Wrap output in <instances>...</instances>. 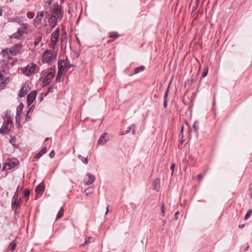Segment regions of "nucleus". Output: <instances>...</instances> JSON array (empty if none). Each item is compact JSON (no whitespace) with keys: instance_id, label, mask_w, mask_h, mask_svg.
<instances>
[{"instance_id":"obj_1","label":"nucleus","mask_w":252,"mask_h":252,"mask_svg":"<svg viewBox=\"0 0 252 252\" xmlns=\"http://www.w3.org/2000/svg\"><path fill=\"white\" fill-rule=\"evenodd\" d=\"M57 55V52L54 50H46L42 56V62L51 64L56 59Z\"/></svg>"},{"instance_id":"obj_2","label":"nucleus","mask_w":252,"mask_h":252,"mask_svg":"<svg viewBox=\"0 0 252 252\" xmlns=\"http://www.w3.org/2000/svg\"><path fill=\"white\" fill-rule=\"evenodd\" d=\"M55 75V70L50 68L46 70L43 74L42 87L48 86Z\"/></svg>"},{"instance_id":"obj_3","label":"nucleus","mask_w":252,"mask_h":252,"mask_svg":"<svg viewBox=\"0 0 252 252\" xmlns=\"http://www.w3.org/2000/svg\"><path fill=\"white\" fill-rule=\"evenodd\" d=\"M13 127V122L10 117H7L4 120L2 126L0 128V133L5 135L8 134Z\"/></svg>"},{"instance_id":"obj_4","label":"nucleus","mask_w":252,"mask_h":252,"mask_svg":"<svg viewBox=\"0 0 252 252\" xmlns=\"http://www.w3.org/2000/svg\"><path fill=\"white\" fill-rule=\"evenodd\" d=\"M21 48V45L16 44L13 47L10 49H6L2 50L1 53L3 56L7 55V58H10V56H15L20 52Z\"/></svg>"},{"instance_id":"obj_5","label":"nucleus","mask_w":252,"mask_h":252,"mask_svg":"<svg viewBox=\"0 0 252 252\" xmlns=\"http://www.w3.org/2000/svg\"><path fill=\"white\" fill-rule=\"evenodd\" d=\"M37 66L35 63H30L27 66L21 68V70L25 75L27 76H30L34 73Z\"/></svg>"},{"instance_id":"obj_6","label":"nucleus","mask_w":252,"mask_h":252,"mask_svg":"<svg viewBox=\"0 0 252 252\" xmlns=\"http://www.w3.org/2000/svg\"><path fill=\"white\" fill-rule=\"evenodd\" d=\"M72 65L70 64L68 59L63 60H59L58 63V69L60 70L61 69L62 72L65 73Z\"/></svg>"},{"instance_id":"obj_7","label":"nucleus","mask_w":252,"mask_h":252,"mask_svg":"<svg viewBox=\"0 0 252 252\" xmlns=\"http://www.w3.org/2000/svg\"><path fill=\"white\" fill-rule=\"evenodd\" d=\"M52 14L54 20L61 19L63 16L61 8L58 4H53L52 7Z\"/></svg>"},{"instance_id":"obj_8","label":"nucleus","mask_w":252,"mask_h":252,"mask_svg":"<svg viewBox=\"0 0 252 252\" xmlns=\"http://www.w3.org/2000/svg\"><path fill=\"white\" fill-rule=\"evenodd\" d=\"M60 35V29L59 28H57L56 30L52 33L51 39H50V43L49 44V47L53 50H54L55 48V46L57 41L59 39Z\"/></svg>"},{"instance_id":"obj_9","label":"nucleus","mask_w":252,"mask_h":252,"mask_svg":"<svg viewBox=\"0 0 252 252\" xmlns=\"http://www.w3.org/2000/svg\"><path fill=\"white\" fill-rule=\"evenodd\" d=\"M18 163V160L15 158H8L6 160L3 165L2 170H7L14 167Z\"/></svg>"},{"instance_id":"obj_10","label":"nucleus","mask_w":252,"mask_h":252,"mask_svg":"<svg viewBox=\"0 0 252 252\" xmlns=\"http://www.w3.org/2000/svg\"><path fill=\"white\" fill-rule=\"evenodd\" d=\"M9 72V67L8 64L5 62L0 63V79H2L4 77L2 73L7 74Z\"/></svg>"},{"instance_id":"obj_11","label":"nucleus","mask_w":252,"mask_h":252,"mask_svg":"<svg viewBox=\"0 0 252 252\" xmlns=\"http://www.w3.org/2000/svg\"><path fill=\"white\" fill-rule=\"evenodd\" d=\"M45 13H46V12L42 11L40 12H38L37 13L36 16L33 20V25L34 27H37L39 25H41Z\"/></svg>"},{"instance_id":"obj_12","label":"nucleus","mask_w":252,"mask_h":252,"mask_svg":"<svg viewBox=\"0 0 252 252\" xmlns=\"http://www.w3.org/2000/svg\"><path fill=\"white\" fill-rule=\"evenodd\" d=\"M95 177L90 173H87L84 180V183L86 185L92 184L95 181Z\"/></svg>"},{"instance_id":"obj_13","label":"nucleus","mask_w":252,"mask_h":252,"mask_svg":"<svg viewBox=\"0 0 252 252\" xmlns=\"http://www.w3.org/2000/svg\"><path fill=\"white\" fill-rule=\"evenodd\" d=\"M37 93L36 91H32L27 96V101L28 106L30 105L35 100Z\"/></svg>"},{"instance_id":"obj_14","label":"nucleus","mask_w":252,"mask_h":252,"mask_svg":"<svg viewBox=\"0 0 252 252\" xmlns=\"http://www.w3.org/2000/svg\"><path fill=\"white\" fill-rule=\"evenodd\" d=\"M109 141V137L108 136V134L107 133H104L100 137L98 142L97 144L99 145H103L105 144L107 141Z\"/></svg>"},{"instance_id":"obj_15","label":"nucleus","mask_w":252,"mask_h":252,"mask_svg":"<svg viewBox=\"0 0 252 252\" xmlns=\"http://www.w3.org/2000/svg\"><path fill=\"white\" fill-rule=\"evenodd\" d=\"M23 34H24L23 33L22 31H21V30L18 29L16 32L14 33L11 35L10 38L11 39H15L20 40L22 39Z\"/></svg>"},{"instance_id":"obj_16","label":"nucleus","mask_w":252,"mask_h":252,"mask_svg":"<svg viewBox=\"0 0 252 252\" xmlns=\"http://www.w3.org/2000/svg\"><path fill=\"white\" fill-rule=\"evenodd\" d=\"M29 91V88L28 87H26V86L23 87L20 90V92L19 93V96L20 97H22L24 96Z\"/></svg>"},{"instance_id":"obj_17","label":"nucleus","mask_w":252,"mask_h":252,"mask_svg":"<svg viewBox=\"0 0 252 252\" xmlns=\"http://www.w3.org/2000/svg\"><path fill=\"white\" fill-rule=\"evenodd\" d=\"M44 187L42 185H39L35 189V192L37 194H42L44 191Z\"/></svg>"},{"instance_id":"obj_18","label":"nucleus","mask_w":252,"mask_h":252,"mask_svg":"<svg viewBox=\"0 0 252 252\" xmlns=\"http://www.w3.org/2000/svg\"><path fill=\"white\" fill-rule=\"evenodd\" d=\"M21 201V199H20L18 201H16L15 204H13V202H12L11 203V207L14 210L15 212L20 207V203Z\"/></svg>"},{"instance_id":"obj_19","label":"nucleus","mask_w":252,"mask_h":252,"mask_svg":"<svg viewBox=\"0 0 252 252\" xmlns=\"http://www.w3.org/2000/svg\"><path fill=\"white\" fill-rule=\"evenodd\" d=\"M47 152L46 147L43 148L40 151L34 156L35 158H39L43 154H45Z\"/></svg>"},{"instance_id":"obj_20","label":"nucleus","mask_w":252,"mask_h":252,"mask_svg":"<svg viewBox=\"0 0 252 252\" xmlns=\"http://www.w3.org/2000/svg\"><path fill=\"white\" fill-rule=\"evenodd\" d=\"M90 237H82V239L79 240L80 242L84 241V243H80V246H84L87 245L90 243Z\"/></svg>"},{"instance_id":"obj_21","label":"nucleus","mask_w":252,"mask_h":252,"mask_svg":"<svg viewBox=\"0 0 252 252\" xmlns=\"http://www.w3.org/2000/svg\"><path fill=\"white\" fill-rule=\"evenodd\" d=\"M135 125L134 124L129 126L127 128V129L126 130V132L125 133L126 134H127L128 133H129L131 130H132V133L133 134H135Z\"/></svg>"},{"instance_id":"obj_22","label":"nucleus","mask_w":252,"mask_h":252,"mask_svg":"<svg viewBox=\"0 0 252 252\" xmlns=\"http://www.w3.org/2000/svg\"><path fill=\"white\" fill-rule=\"evenodd\" d=\"M62 71H61V69H60V70H58V73L57 76L56 77V81L58 83H60L61 81V78L62 76L64 74V73L62 72Z\"/></svg>"},{"instance_id":"obj_23","label":"nucleus","mask_w":252,"mask_h":252,"mask_svg":"<svg viewBox=\"0 0 252 252\" xmlns=\"http://www.w3.org/2000/svg\"><path fill=\"white\" fill-rule=\"evenodd\" d=\"M16 245L17 244L16 243V240L11 242L9 246V249L10 251L11 252L15 251L16 247Z\"/></svg>"},{"instance_id":"obj_24","label":"nucleus","mask_w":252,"mask_h":252,"mask_svg":"<svg viewBox=\"0 0 252 252\" xmlns=\"http://www.w3.org/2000/svg\"><path fill=\"white\" fill-rule=\"evenodd\" d=\"M63 211H64V210H63V207H62L60 208V210H59V211L58 213L57 214V216H56V220H58V219H60L61 218H62V216H63Z\"/></svg>"},{"instance_id":"obj_25","label":"nucleus","mask_w":252,"mask_h":252,"mask_svg":"<svg viewBox=\"0 0 252 252\" xmlns=\"http://www.w3.org/2000/svg\"><path fill=\"white\" fill-rule=\"evenodd\" d=\"M199 3V0H195L193 3V5L192 8V13L195 11L197 9Z\"/></svg>"},{"instance_id":"obj_26","label":"nucleus","mask_w":252,"mask_h":252,"mask_svg":"<svg viewBox=\"0 0 252 252\" xmlns=\"http://www.w3.org/2000/svg\"><path fill=\"white\" fill-rule=\"evenodd\" d=\"M22 27L20 28H19V30H21V31H22L23 33L24 34V32L28 30V24H22Z\"/></svg>"},{"instance_id":"obj_27","label":"nucleus","mask_w":252,"mask_h":252,"mask_svg":"<svg viewBox=\"0 0 252 252\" xmlns=\"http://www.w3.org/2000/svg\"><path fill=\"white\" fill-rule=\"evenodd\" d=\"M41 39H42V36H40V35L38 36L35 39V40H34V43H33L35 47L37 46L38 45V44L41 42Z\"/></svg>"},{"instance_id":"obj_28","label":"nucleus","mask_w":252,"mask_h":252,"mask_svg":"<svg viewBox=\"0 0 252 252\" xmlns=\"http://www.w3.org/2000/svg\"><path fill=\"white\" fill-rule=\"evenodd\" d=\"M120 35L117 32H111L109 33V37L113 38H117Z\"/></svg>"},{"instance_id":"obj_29","label":"nucleus","mask_w":252,"mask_h":252,"mask_svg":"<svg viewBox=\"0 0 252 252\" xmlns=\"http://www.w3.org/2000/svg\"><path fill=\"white\" fill-rule=\"evenodd\" d=\"M144 68H145V67L144 66H140L137 67L135 69L134 73L137 74V73H139L140 71L144 70Z\"/></svg>"},{"instance_id":"obj_30","label":"nucleus","mask_w":252,"mask_h":252,"mask_svg":"<svg viewBox=\"0 0 252 252\" xmlns=\"http://www.w3.org/2000/svg\"><path fill=\"white\" fill-rule=\"evenodd\" d=\"M18 193H17V191H15L13 196L12 198V202H13V204H15L16 201H18Z\"/></svg>"},{"instance_id":"obj_31","label":"nucleus","mask_w":252,"mask_h":252,"mask_svg":"<svg viewBox=\"0 0 252 252\" xmlns=\"http://www.w3.org/2000/svg\"><path fill=\"white\" fill-rule=\"evenodd\" d=\"M252 209H250L247 212V214L245 215V220H248L252 215Z\"/></svg>"},{"instance_id":"obj_32","label":"nucleus","mask_w":252,"mask_h":252,"mask_svg":"<svg viewBox=\"0 0 252 252\" xmlns=\"http://www.w3.org/2000/svg\"><path fill=\"white\" fill-rule=\"evenodd\" d=\"M171 84V81H170V83H169V85L168 86V88H167V90H166L165 93L164 94V100H167V98L168 94V92H169V89L170 88Z\"/></svg>"},{"instance_id":"obj_33","label":"nucleus","mask_w":252,"mask_h":252,"mask_svg":"<svg viewBox=\"0 0 252 252\" xmlns=\"http://www.w3.org/2000/svg\"><path fill=\"white\" fill-rule=\"evenodd\" d=\"M27 16L29 19H32L34 16V13L33 12L29 11L27 13Z\"/></svg>"},{"instance_id":"obj_34","label":"nucleus","mask_w":252,"mask_h":252,"mask_svg":"<svg viewBox=\"0 0 252 252\" xmlns=\"http://www.w3.org/2000/svg\"><path fill=\"white\" fill-rule=\"evenodd\" d=\"M66 42H67V37H66V34L65 33L64 36L63 35L62 37L61 45H63V42H64L66 44Z\"/></svg>"},{"instance_id":"obj_35","label":"nucleus","mask_w":252,"mask_h":252,"mask_svg":"<svg viewBox=\"0 0 252 252\" xmlns=\"http://www.w3.org/2000/svg\"><path fill=\"white\" fill-rule=\"evenodd\" d=\"M79 158L80 159H81V160H82V161L85 163V164H87L88 163V159L87 158H85L83 157H82L81 156H79Z\"/></svg>"},{"instance_id":"obj_36","label":"nucleus","mask_w":252,"mask_h":252,"mask_svg":"<svg viewBox=\"0 0 252 252\" xmlns=\"http://www.w3.org/2000/svg\"><path fill=\"white\" fill-rule=\"evenodd\" d=\"M30 194V190L27 189H26L24 192V195L25 197H29Z\"/></svg>"},{"instance_id":"obj_37","label":"nucleus","mask_w":252,"mask_h":252,"mask_svg":"<svg viewBox=\"0 0 252 252\" xmlns=\"http://www.w3.org/2000/svg\"><path fill=\"white\" fill-rule=\"evenodd\" d=\"M161 213L162 214V216H164V213H165V205L164 203H162L161 206Z\"/></svg>"},{"instance_id":"obj_38","label":"nucleus","mask_w":252,"mask_h":252,"mask_svg":"<svg viewBox=\"0 0 252 252\" xmlns=\"http://www.w3.org/2000/svg\"><path fill=\"white\" fill-rule=\"evenodd\" d=\"M92 189L90 188H89L85 190V192L86 195H88L89 194L92 193Z\"/></svg>"},{"instance_id":"obj_39","label":"nucleus","mask_w":252,"mask_h":252,"mask_svg":"<svg viewBox=\"0 0 252 252\" xmlns=\"http://www.w3.org/2000/svg\"><path fill=\"white\" fill-rule=\"evenodd\" d=\"M175 166V163H172L171 166V167H170V169L172 170V172H171V175L172 176L173 175V172H174V169Z\"/></svg>"},{"instance_id":"obj_40","label":"nucleus","mask_w":252,"mask_h":252,"mask_svg":"<svg viewBox=\"0 0 252 252\" xmlns=\"http://www.w3.org/2000/svg\"><path fill=\"white\" fill-rule=\"evenodd\" d=\"M204 174H200L197 176V179L198 180H201L204 177Z\"/></svg>"},{"instance_id":"obj_41","label":"nucleus","mask_w":252,"mask_h":252,"mask_svg":"<svg viewBox=\"0 0 252 252\" xmlns=\"http://www.w3.org/2000/svg\"><path fill=\"white\" fill-rule=\"evenodd\" d=\"M32 115V113H30V111H28L27 113V116H26V120L28 119L29 118H30L31 117V116Z\"/></svg>"},{"instance_id":"obj_42","label":"nucleus","mask_w":252,"mask_h":252,"mask_svg":"<svg viewBox=\"0 0 252 252\" xmlns=\"http://www.w3.org/2000/svg\"><path fill=\"white\" fill-rule=\"evenodd\" d=\"M55 154L54 151H52L50 152L49 156H50V158H53L55 156Z\"/></svg>"},{"instance_id":"obj_43","label":"nucleus","mask_w":252,"mask_h":252,"mask_svg":"<svg viewBox=\"0 0 252 252\" xmlns=\"http://www.w3.org/2000/svg\"><path fill=\"white\" fill-rule=\"evenodd\" d=\"M159 181H160L159 179H158V178H156V179L155 180V181H154V183L155 184H156V185L157 184H158V183H159Z\"/></svg>"},{"instance_id":"obj_44","label":"nucleus","mask_w":252,"mask_h":252,"mask_svg":"<svg viewBox=\"0 0 252 252\" xmlns=\"http://www.w3.org/2000/svg\"><path fill=\"white\" fill-rule=\"evenodd\" d=\"M167 100H164L163 106H164V108H166L167 107Z\"/></svg>"},{"instance_id":"obj_45","label":"nucleus","mask_w":252,"mask_h":252,"mask_svg":"<svg viewBox=\"0 0 252 252\" xmlns=\"http://www.w3.org/2000/svg\"><path fill=\"white\" fill-rule=\"evenodd\" d=\"M192 127H193V129H194V131H195V132H197V127H196V126H195V124H193V125Z\"/></svg>"},{"instance_id":"obj_46","label":"nucleus","mask_w":252,"mask_h":252,"mask_svg":"<svg viewBox=\"0 0 252 252\" xmlns=\"http://www.w3.org/2000/svg\"><path fill=\"white\" fill-rule=\"evenodd\" d=\"M21 113V110H19V108H18L17 110V115H20Z\"/></svg>"},{"instance_id":"obj_47","label":"nucleus","mask_w":252,"mask_h":252,"mask_svg":"<svg viewBox=\"0 0 252 252\" xmlns=\"http://www.w3.org/2000/svg\"><path fill=\"white\" fill-rule=\"evenodd\" d=\"M207 71H206V72H203L202 73V76L203 77H206V76L207 75Z\"/></svg>"},{"instance_id":"obj_48","label":"nucleus","mask_w":252,"mask_h":252,"mask_svg":"<svg viewBox=\"0 0 252 252\" xmlns=\"http://www.w3.org/2000/svg\"><path fill=\"white\" fill-rule=\"evenodd\" d=\"M32 107L33 106H31L30 108H29L28 110V111H30V113H32V112L33 111Z\"/></svg>"},{"instance_id":"obj_49","label":"nucleus","mask_w":252,"mask_h":252,"mask_svg":"<svg viewBox=\"0 0 252 252\" xmlns=\"http://www.w3.org/2000/svg\"><path fill=\"white\" fill-rule=\"evenodd\" d=\"M179 214V212L178 211L176 212L175 214V220H176L178 219L177 215H178Z\"/></svg>"},{"instance_id":"obj_50","label":"nucleus","mask_w":252,"mask_h":252,"mask_svg":"<svg viewBox=\"0 0 252 252\" xmlns=\"http://www.w3.org/2000/svg\"><path fill=\"white\" fill-rule=\"evenodd\" d=\"M109 205H107V208H106V212H105V215L107 214L108 213V211H109Z\"/></svg>"},{"instance_id":"obj_51","label":"nucleus","mask_w":252,"mask_h":252,"mask_svg":"<svg viewBox=\"0 0 252 252\" xmlns=\"http://www.w3.org/2000/svg\"><path fill=\"white\" fill-rule=\"evenodd\" d=\"M47 3H48V5H50L52 3V0H48L47 1H46Z\"/></svg>"},{"instance_id":"obj_52","label":"nucleus","mask_w":252,"mask_h":252,"mask_svg":"<svg viewBox=\"0 0 252 252\" xmlns=\"http://www.w3.org/2000/svg\"><path fill=\"white\" fill-rule=\"evenodd\" d=\"M239 227L240 228H243V227H244V224H240V225H239Z\"/></svg>"},{"instance_id":"obj_53","label":"nucleus","mask_w":252,"mask_h":252,"mask_svg":"<svg viewBox=\"0 0 252 252\" xmlns=\"http://www.w3.org/2000/svg\"><path fill=\"white\" fill-rule=\"evenodd\" d=\"M183 129H184V127H183V126L182 127V128H181L180 135L183 133Z\"/></svg>"},{"instance_id":"obj_54","label":"nucleus","mask_w":252,"mask_h":252,"mask_svg":"<svg viewBox=\"0 0 252 252\" xmlns=\"http://www.w3.org/2000/svg\"><path fill=\"white\" fill-rule=\"evenodd\" d=\"M2 15V9L0 7V16Z\"/></svg>"},{"instance_id":"obj_55","label":"nucleus","mask_w":252,"mask_h":252,"mask_svg":"<svg viewBox=\"0 0 252 252\" xmlns=\"http://www.w3.org/2000/svg\"><path fill=\"white\" fill-rule=\"evenodd\" d=\"M249 190L250 191V192H252V188L251 187V186L250 187Z\"/></svg>"},{"instance_id":"obj_56","label":"nucleus","mask_w":252,"mask_h":252,"mask_svg":"<svg viewBox=\"0 0 252 252\" xmlns=\"http://www.w3.org/2000/svg\"><path fill=\"white\" fill-rule=\"evenodd\" d=\"M19 187H20L19 186H18L17 188V189L16 190V191H17V193H18V191H19Z\"/></svg>"},{"instance_id":"obj_57","label":"nucleus","mask_w":252,"mask_h":252,"mask_svg":"<svg viewBox=\"0 0 252 252\" xmlns=\"http://www.w3.org/2000/svg\"><path fill=\"white\" fill-rule=\"evenodd\" d=\"M49 138L48 137L46 138H45V140H44V142L47 141L49 140Z\"/></svg>"},{"instance_id":"obj_58","label":"nucleus","mask_w":252,"mask_h":252,"mask_svg":"<svg viewBox=\"0 0 252 252\" xmlns=\"http://www.w3.org/2000/svg\"><path fill=\"white\" fill-rule=\"evenodd\" d=\"M52 88H53V87H49L48 89V92H49L50 90H51V89H52Z\"/></svg>"},{"instance_id":"obj_59","label":"nucleus","mask_w":252,"mask_h":252,"mask_svg":"<svg viewBox=\"0 0 252 252\" xmlns=\"http://www.w3.org/2000/svg\"><path fill=\"white\" fill-rule=\"evenodd\" d=\"M250 197L252 198V192H250Z\"/></svg>"},{"instance_id":"obj_60","label":"nucleus","mask_w":252,"mask_h":252,"mask_svg":"<svg viewBox=\"0 0 252 252\" xmlns=\"http://www.w3.org/2000/svg\"><path fill=\"white\" fill-rule=\"evenodd\" d=\"M13 140H12V139H11V140H10V142H11V143L13 142Z\"/></svg>"},{"instance_id":"obj_61","label":"nucleus","mask_w":252,"mask_h":252,"mask_svg":"<svg viewBox=\"0 0 252 252\" xmlns=\"http://www.w3.org/2000/svg\"><path fill=\"white\" fill-rule=\"evenodd\" d=\"M12 0H10V2H11Z\"/></svg>"},{"instance_id":"obj_62","label":"nucleus","mask_w":252,"mask_h":252,"mask_svg":"<svg viewBox=\"0 0 252 252\" xmlns=\"http://www.w3.org/2000/svg\"><path fill=\"white\" fill-rule=\"evenodd\" d=\"M252 185V183L251 184L250 186Z\"/></svg>"}]
</instances>
